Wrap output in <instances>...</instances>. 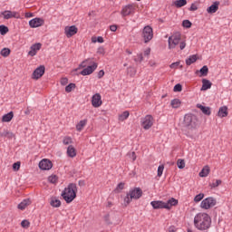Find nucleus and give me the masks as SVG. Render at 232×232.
Masks as SVG:
<instances>
[{"label": "nucleus", "mask_w": 232, "mask_h": 232, "mask_svg": "<svg viewBox=\"0 0 232 232\" xmlns=\"http://www.w3.org/2000/svg\"><path fill=\"white\" fill-rule=\"evenodd\" d=\"M194 226L199 231H206L211 227V217L208 213L200 212L194 217Z\"/></svg>", "instance_id": "obj_1"}, {"label": "nucleus", "mask_w": 232, "mask_h": 232, "mask_svg": "<svg viewBox=\"0 0 232 232\" xmlns=\"http://www.w3.org/2000/svg\"><path fill=\"white\" fill-rule=\"evenodd\" d=\"M168 43L169 50H175L177 46H179L180 50L186 48V38H184L180 33H175L169 36Z\"/></svg>", "instance_id": "obj_2"}, {"label": "nucleus", "mask_w": 232, "mask_h": 232, "mask_svg": "<svg viewBox=\"0 0 232 232\" xmlns=\"http://www.w3.org/2000/svg\"><path fill=\"white\" fill-rule=\"evenodd\" d=\"M62 197L67 204H70L77 198V185L71 183L62 192Z\"/></svg>", "instance_id": "obj_3"}, {"label": "nucleus", "mask_w": 232, "mask_h": 232, "mask_svg": "<svg viewBox=\"0 0 232 232\" xmlns=\"http://www.w3.org/2000/svg\"><path fill=\"white\" fill-rule=\"evenodd\" d=\"M142 197V189L140 188H135L130 189L123 199L125 207L130 206L132 200H139Z\"/></svg>", "instance_id": "obj_4"}, {"label": "nucleus", "mask_w": 232, "mask_h": 232, "mask_svg": "<svg viewBox=\"0 0 232 232\" xmlns=\"http://www.w3.org/2000/svg\"><path fill=\"white\" fill-rule=\"evenodd\" d=\"M97 63L93 62L92 59L84 60L81 64L80 68H84L81 72V75L86 76V75H92L93 73L94 70H97Z\"/></svg>", "instance_id": "obj_5"}, {"label": "nucleus", "mask_w": 232, "mask_h": 232, "mask_svg": "<svg viewBox=\"0 0 232 232\" xmlns=\"http://www.w3.org/2000/svg\"><path fill=\"white\" fill-rule=\"evenodd\" d=\"M183 126L187 130H197L198 128V118L193 114H186L183 120Z\"/></svg>", "instance_id": "obj_6"}, {"label": "nucleus", "mask_w": 232, "mask_h": 232, "mask_svg": "<svg viewBox=\"0 0 232 232\" xmlns=\"http://www.w3.org/2000/svg\"><path fill=\"white\" fill-rule=\"evenodd\" d=\"M141 37L145 44L150 43L153 39V28L150 25L145 26L142 30Z\"/></svg>", "instance_id": "obj_7"}, {"label": "nucleus", "mask_w": 232, "mask_h": 232, "mask_svg": "<svg viewBox=\"0 0 232 232\" xmlns=\"http://www.w3.org/2000/svg\"><path fill=\"white\" fill-rule=\"evenodd\" d=\"M135 14V5L130 4L121 8V14L123 17H128V15H133Z\"/></svg>", "instance_id": "obj_8"}, {"label": "nucleus", "mask_w": 232, "mask_h": 232, "mask_svg": "<svg viewBox=\"0 0 232 232\" xmlns=\"http://www.w3.org/2000/svg\"><path fill=\"white\" fill-rule=\"evenodd\" d=\"M140 122L143 130H150V128L153 126V122H154L153 116L146 115L144 118H141Z\"/></svg>", "instance_id": "obj_9"}, {"label": "nucleus", "mask_w": 232, "mask_h": 232, "mask_svg": "<svg viewBox=\"0 0 232 232\" xmlns=\"http://www.w3.org/2000/svg\"><path fill=\"white\" fill-rule=\"evenodd\" d=\"M217 205V199L213 198H207L203 201H201L200 208L202 209H210Z\"/></svg>", "instance_id": "obj_10"}, {"label": "nucleus", "mask_w": 232, "mask_h": 232, "mask_svg": "<svg viewBox=\"0 0 232 232\" xmlns=\"http://www.w3.org/2000/svg\"><path fill=\"white\" fill-rule=\"evenodd\" d=\"M1 15L3 16L4 19H19L21 17V14L15 11H4L1 13Z\"/></svg>", "instance_id": "obj_11"}, {"label": "nucleus", "mask_w": 232, "mask_h": 232, "mask_svg": "<svg viewBox=\"0 0 232 232\" xmlns=\"http://www.w3.org/2000/svg\"><path fill=\"white\" fill-rule=\"evenodd\" d=\"M44 72H45L44 65L39 66L38 68H36L34 71V72L32 74V79H34V81L41 79V77H43V75H44Z\"/></svg>", "instance_id": "obj_12"}, {"label": "nucleus", "mask_w": 232, "mask_h": 232, "mask_svg": "<svg viewBox=\"0 0 232 232\" xmlns=\"http://www.w3.org/2000/svg\"><path fill=\"white\" fill-rule=\"evenodd\" d=\"M92 105L93 108H101L102 106V97L100 93H95L92 98Z\"/></svg>", "instance_id": "obj_13"}, {"label": "nucleus", "mask_w": 232, "mask_h": 232, "mask_svg": "<svg viewBox=\"0 0 232 232\" xmlns=\"http://www.w3.org/2000/svg\"><path fill=\"white\" fill-rule=\"evenodd\" d=\"M39 168L43 170H49L53 168V163L50 160L44 159L39 162Z\"/></svg>", "instance_id": "obj_14"}, {"label": "nucleus", "mask_w": 232, "mask_h": 232, "mask_svg": "<svg viewBox=\"0 0 232 232\" xmlns=\"http://www.w3.org/2000/svg\"><path fill=\"white\" fill-rule=\"evenodd\" d=\"M77 32H79V29L75 25L66 26L64 28V34L68 39H70V37H73Z\"/></svg>", "instance_id": "obj_15"}, {"label": "nucleus", "mask_w": 232, "mask_h": 232, "mask_svg": "<svg viewBox=\"0 0 232 232\" xmlns=\"http://www.w3.org/2000/svg\"><path fill=\"white\" fill-rule=\"evenodd\" d=\"M44 24V19L43 18H34L29 21V26L31 28H39V26H43Z\"/></svg>", "instance_id": "obj_16"}, {"label": "nucleus", "mask_w": 232, "mask_h": 232, "mask_svg": "<svg viewBox=\"0 0 232 232\" xmlns=\"http://www.w3.org/2000/svg\"><path fill=\"white\" fill-rule=\"evenodd\" d=\"M42 46L43 44H41V43L33 44L30 48L28 55H30L31 57L37 55V53L39 52V50H41Z\"/></svg>", "instance_id": "obj_17"}, {"label": "nucleus", "mask_w": 232, "mask_h": 232, "mask_svg": "<svg viewBox=\"0 0 232 232\" xmlns=\"http://www.w3.org/2000/svg\"><path fill=\"white\" fill-rule=\"evenodd\" d=\"M31 204H32V199L25 198L20 204H18L17 208L21 211H24V209L27 208L28 206H31Z\"/></svg>", "instance_id": "obj_18"}, {"label": "nucleus", "mask_w": 232, "mask_h": 232, "mask_svg": "<svg viewBox=\"0 0 232 232\" xmlns=\"http://www.w3.org/2000/svg\"><path fill=\"white\" fill-rule=\"evenodd\" d=\"M165 204V209H171L173 206H177L179 204V200L175 199L174 198H171L167 202H164Z\"/></svg>", "instance_id": "obj_19"}, {"label": "nucleus", "mask_w": 232, "mask_h": 232, "mask_svg": "<svg viewBox=\"0 0 232 232\" xmlns=\"http://www.w3.org/2000/svg\"><path fill=\"white\" fill-rule=\"evenodd\" d=\"M229 112L227 111V106H222L219 108L218 112V117H220V119H224V117H227Z\"/></svg>", "instance_id": "obj_20"}, {"label": "nucleus", "mask_w": 232, "mask_h": 232, "mask_svg": "<svg viewBox=\"0 0 232 232\" xmlns=\"http://www.w3.org/2000/svg\"><path fill=\"white\" fill-rule=\"evenodd\" d=\"M218 5H220L219 2H214L213 5L207 9L208 14H217L218 11Z\"/></svg>", "instance_id": "obj_21"}, {"label": "nucleus", "mask_w": 232, "mask_h": 232, "mask_svg": "<svg viewBox=\"0 0 232 232\" xmlns=\"http://www.w3.org/2000/svg\"><path fill=\"white\" fill-rule=\"evenodd\" d=\"M67 155L71 159H74V157H77V150H75V147H73V145H70L67 148Z\"/></svg>", "instance_id": "obj_22"}, {"label": "nucleus", "mask_w": 232, "mask_h": 232, "mask_svg": "<svg viewBox=\"0 0 232 232\" xmlns=\"http://www.w3.org/2000/svg\"><path fill=\"white\" fill-rule=\"evenodd\" d=\"M150 205L154 209H166V207L163 201H152Z\"/></svg>", "instance_id": "obj_23"}, {"label": "nucleus", "mask_w": 232, "mask_h": 232, "mask_svg": "<svg viewBox=\"0 0 232 232\" xmlns=\"http://www.w3.org/2000/svg\"><path fill=\"white\" fill-rule=\"evenodd\" d=\"M213 83L209 82L208 79H203L202 80V87H201V92H206L207 90H209Z\"/></svg>", "instance_id": "obj_24"}, {"label": "nucleus", "mask_w": 232, "mask_h": 232, "mask_svg": "<svg viewBox=\"0 0 232 232\" xmlns=\"http://www.w3.org/2000/svg\"><path fill=\"white\" fill-rule=\"evenodd\" d=\"M197 108H198L204 115H211V108L206 107L202 104H197Z\"/></svg>", "instance_id": "obj_25"}, {"label": "nucleus", "mask_w": 232, "mask_h": 232, "mask_svg": "<svg viewBox=\"0 0 232 232\" xmlns=\"http://www.w3.org/2000/svg\"><path fill=\"white\" fill-rule=\"evenodd\" d=\"M210 171H211V169H209V166L206 165L205 167H203V169L199 172V177L201 178L208 177Z\"/></svg>", "instance_id": "obj_26"}, {"label": "nucleus", "mask_w": 232, "mask_h": 232, "mask_svg": "<svg viewBox=\"0 0 232 232\" xmlns=\"http://www.w3.org/2000/svg\"><path fill=\"white\" fill-rule=\"evenodd\" d=\"M208 72H209V68H208V65H204L199 70V73H200L199 77H206ZM196 73H198V71H197Z\"/></svg>", "instance_id": "obj_27"}, {"label": "nucleus", "mask_w": 232, "mask_h": 232, "mask_svg": "<svg viewBox=\"0 0 232 232\" xmlns=\"http://www.w3.org/2000/svg\"><path fill=\"white\" fill-rule=\"evenodd\" d=\"M12 119H14V112H8L7 114H5L2 117V122H10V121H12Z\"/></svg>", "instance_id": "obj_28"}, {"label": "nucleus", "mask_w": 232, "mask_h": 232, "mask_svg": "<svg viewBox=\"0 0 232 232\" xmlns=\"http://www.w3.org/2000/svg\"><path fill=\"white\" fill-rule=\"evenodd\" d=\"M173 5L176 8H182V6H186V5H188V0H176Z\"/></svg>", "instance_id": "obj_29"}, {"label": "nucleus", "mask_w": 232, "mask_h": 232, "mask_svg": "<svg viewBox=\"0 0 232 232\" xmlns=\"http://www.w3.org/2000/svg\"><path fill=\"white\" fill-rule=\"evenodd\" d=\"M128 117H130V111H125L121 114H119L118 121H120L121 122H124V121H126Z\"/></svg>", "instance_id": "obj_30"}, {"label": "nucleus", "mask_w": 232, "mask_h": 232, "mask_svg": "<svg viewBox=\"0 0 232 232\" xmlns=\"http://www.w3.org/2000/svg\"><path fill=\"white\" fill-rule=\"evenodd\" d=\"M50 204L53 208H61V200L57 198H51Z\"/></svg>", "instance_id": "obj_31"}, {"label": "nucleus", "mask_w": 232, "mask_h": 232, "mask_svg": "<svg viewBox=\"0 0 232 232\" xmlns=\"http://www.w3.org/2000/svg\"><path fill=\"white\" fill-rule=\"evenodd\" d=\"M87 122H88V121H86V120L80 121V122L76 125L77 131H82V130L84 129V126H86Z\"/></svg>", "instance_id": "obj_32"}, {"label": "nucleus", "mask_w": 232, "mask_h": 232, "mask_svg": "<svg viewBox=\"0 0 232 232\" xmlns=\"http://www.w3.org/2000/svg\"><path fill=\"white\" fill-rule=\"evenodd\" d=\"M197 55L193 54L191 56H189V58H188L186 60V64L187 66H191V64H193V63H197Z\"/></svg>", "instance_id": "obj_33"}, {"label": "nucleus", "mask_w": 232, "mask_h": 232, "mask_svg": "<svg viewBox=\"0 0 232 232\" xmlns=\"http://www.w3.org/2000/svg\"><path fill=\"white\" fill-rule=\"evenodd\" d=\"M182 102L179 99H174L170 102V106L175 109L179 108Z\"/></svg>", "instance_id": "obj_34"}, {"label": "nucleus", "mask_w": 232, "mask_h": 232, "mask_svg": "<svg viewBox=\"0 0 232 232\" xmlns=\"http://www.w3.org/2000/svg\"><path fill=\"white\" fill-rule=\"evenodd\" d=\"M63 144H64V146L73 144V140L70 136H65L63 140Z\"/></svg>", "instance_id": "obj_35"}, {"label": "nucleus", "mask_w": 232, "mask_h": 232, "mask_svg": "<svg viewBox=\"0 0 232 232\" xmlns=\"http://www.w3.org/2000/svg\"><path fill=\"white\" fill-rule=\"evenodd\" d=\"M179 169H184L186 168V161L182 159H179L177 161Z\"/></svg>", "instance_id": "obj_36"}, {"label": "nucleus", "mask_w": 232, "mask_h": 232, "mask_svg": "<svg viewBox=\"0 0 232 232\" xmlns=\"http://www.w3.org/2000/svg\"><path fill=\"white\" fill-rule=\"evenodd\" d=\"M127 73L130 77H135V75L137 74V70L134 67H128L127 68Z\"/></svg>", "instance_id": "obj_37"}, {"label": "nucleus", "mask_w": 232, "mask_h": 232, "mask_svg": "<svg viewBox=\"0 0 232 232\" xmlns=\"http://www.w3.org/2000/svg\"><path fill=\"white\" fill-rule=\"evenodd\" d=\"M103 220L107 224V226H111V224H113V222L111 221V218L110 217V214H106L103 217Z\"/></svg>", "instance_id": "obj_38"}, {"label": "nucleus", "mask_w": 232, "mask_h": 232, "mask_svg": "<svg viewBox=\"0 0 232 232\" xmlns=\"http://www.w3.org/2000/svg\"><path fill=\"white\" fill-rule=\"evenodd\" d=\"M220 184H222V180L216 179L212 183H210L209 186L211 188H218V186H220Z\"/></svg>", "instance_id": "obj_39"}, {"label": "nucleus", "mask_w": 232, "mask_h": 232, "mask_svg": "<svg viewBox=\"0 0 232 232\" xmlns=\"http://www.w3.org/2000/svg\"><path fill=\"white\" fill-rule=\"evenodd\" d=\"M73 90H75V83H70L69 85H67L65 87V92L67 93H70V92H73Z\"/></svg>", "instance_id": "obj_40"}, {"label": "nucleus", "mask_w": 232, "mask_h": 232, "mask_svg": "<svg viewBox=\"0 0 232 232\" xmlns=\"http://www.w3.org/2000/svg\"><path fill=\"white\" fill-rule=\"evenodd\" d=\"M2 57H8L10 55V49L9 48H4L0 52Z\"/></svg>", "instance_id": "obj_41"}, {"label": "nucleus", "mask_w": 232, "mask_h": 232, "mask_svg": "<svg viewBox=\"0 0 232 232\" xmlns=\"http://www.w3.org/2000/svg\"><path fill=\"white\" fill-rule=\"evenodd\" d=\"M57 180H59V179L55 175L49 176L48 178V181L51 184H57Z\"/></svg>", "instance_id": "obj_42"}, {"label": "nucleus", "mask_w": 232, "mask_h": 232, "mask_svg": "<svg viewBox=\"0 0 232 232\" xmlns=\"http://www.w3.org/2000/svg\"><path fill=\"white\" fill-rule=\"evenodd\" d=\"M0 34L1 35H6V34H8V28L6 25H0Z\"/></svg>", "instance_id": "obj_43"}, {"label": "nucleus", "mask_w": 232, "mask_h": 232, "mask_svg": "<svg viewBox=\"0 0 232 232\" xmlns=\"http://www.w3.org/2000/svg\"><path fill=\"white\" fill-rule=\"evenodd\" d=\"M135 63H142L144 61V56L142 53H138L136 58H134Z\"/></svg>", "instance_id": "obj_44"}, {"label": "nucleus", "mask_w": 232, "mask_h": 232, "mask_svg": "<svg viewBox=\"0 0 232 232\" xmlns=\"http://www.w3.org/2000/svg\"><path fill=\"white\" fill-rule=\"evenodd\" d=\"M21 226L22 227L25 228V229H28V227H30V221L26 220V219H24L22 222H21Z\"/></svg>", "instance_id": "obj_45"}, {"label": "nucleus", "mask_w": 232, "mask_h": 232, "mask_svg": "<svg viewBox=\"0 0 232 232\" xmlns=\"http://www.w3.org/2000/svg\"><path fill=\"white\" fill-rule=\"evenodd\" d=\"M162 173H164V165H160L158 167V177H162Z\"/></svg>", "instance_id": "obj_46"}, {"label": "nucleus", "mask_w": 232, "mask_h": 232, "mask_svg": "<svg viewBox=\"0 0 232 232\" xmlns=\"http://www.w3.org/2000/svg\"><path fill=\"white\" fill-rule=\"evenodd\" d=\"M182 26H184V28H191V22L189 20H184Z\"/></svg>", "instance_id": "obj_47"}, {"label": "nucleus", "mask_w": 232, "mask_h": 232, "mask_svg": "<svg viewBox=\"0 0 232 232\" xmlns=\"http://www.w3.org/2000/svg\"><path fill=\"white\" fill-rule=\"evenodd\" d=\"M20 169H21V162L17 161L13 164V169L14 171H19Z\"/></svg>", "instance_id": "obj_48"}, {"label": "nucleus", "mask_w": 232, "mask_h": 232, "mask_svg": "<svg viewBox=\"0 0 232 232\" xmlns=\"http://www.w3.org/2000/svg\"><path fill=\"white\" fill-rule=\"evenodd\" d=\"M204 198V194L200 193L194 198V202H200Z\"/></svg>", "instance_id": "obj_49"}, {"label": "nucleus", "mask_w": 232, "mask_h": 232, "mask_svg": "<svg viewBox=\"0 0 232 232\" xmlns=\"http://www.w3.org/2000/svg\"><path fill=\"white\" fill-rule=\"evenodd\" d=\"M179 66H180V62H175L169 65V68H171L172 70H177Z\"/></svg>", "instance_id": "obj_50"}, {"label": "nucleus", "mask_w": 232, "mask_h": 232, "mask_svg": "<svg viewBox=\"0 0 232 232\" xmlns=\"http://www.w3.org/2000/svg\"><path fill=\"white\" fill-rule=\"evenodd\" d=\"M174 92H182V85L178 83L174 86Z\"/></svg>", "instance_id": "obj_51"}, {"label": "nucleus", "mask_w": 232, "mask_h": 232, "mask_svg": "<svg viewBox=\"0 0 232 232\" xmlns=\"http://www.w3.org/2000/svg\"><path fill=\"white\" fill-rule=\"evenodd\" d=\"M151 53V49L150 48H147V49H145L144 50V52H143V55L145 56V57H150V54Z\"/></svg>", "instance_id": "obj_52"}, {"label": "nucleus", "mask_w": 232, "mask_h": 232, "mask_svg": "<svg viewBox=\"0 0 232 232\" xmlns=\"http://www.w3.org/2000/svg\"><path fill=\"white\" fill-rule=\"evenodd\" d=\"M60 82L62 86H66L68 84V78H62Z\"/></svg>", "instance_id": "obj_53"}, {"label": "nucleus", "mask_w": 232, "mask_h": 232, "mask_svg": "<svg viewBox=\"0 0 232 232\" xmlns=\"http://www.w3.org/2000/svg\"><path fill=\"white\" fill-rule=\"evenodd\" d=\"M190 12H196V10H198V6H197L196 4H192L189 8Z\"/></svg>", "instance_id": "obj_54"}, {"label": "nucleus", "mask_w": 232, "mask_h": 232, "mask_svg": "<svg viewBox=\"0 0 232 232\" xmlns=\"http://www.w3.org/2000/svg\"><path fill=\"white\" fill-rule=\"evenodd\" d=\"M102 77H104V71H103V70H101V71L98 72V78H99V79H102Z\"/></svg>", "instance_id": "obj_55"}, {"label": "nucleus", "mask_w": 232, "mask_h": 232, "mask_svg": "<svg viewBox=\"0 0 232 232\" xmlns=\"http://www.w3.org/2000/svg\"><path fill=\"white\" fill-rule=\"evenodd\" d=\"M169 232H177V227L175 226H171L169 227Z\"/></svg>", "instance_id": "obj_56"}, {"label": "nucleus", "mask_w": 232, "mask_h": 232, "mask_svg": "<svg viewBox=\"0 0 232 232\" xmlns=\"http://www.w3.org/2000/svg\"><path fill=\"white\" fill-rule=\"evenodd\" d=\"M110 30L111 32H117V25H111Z\"/></svg>", "instance_id": "obj_57"}, {"label": "nucleus", "mask_w": 232, "mask_h": 232, "mask_svg": "<svg viewBox=\"0 0 232 232\" xmlns=\"http://www.w3.org/2000/svg\"><path fill=\"white\" fill-rule=\"evenodd\" d=\"M8 130H5L4 132H0V137H6L8 135Z\"/></svg>", "instance_id": "obj_58"}, {"label": "nucleus", "mask_w": 232, "mask_h": 232, "mask_svg": "<svg viewBox=\"0 0 232 232\" xmlns=\"http://www.w3.org/2000/svg\"><path fill=\"white\" fill-rule=\"evenodd\" d=\"M130 157L133 161L137 160V155H135V152H131Z\"/></svg>", "instance_id": "obj_59"}, {"label": "nucleus", "mask_w": 232, "mask_h": 232, "mask_svg": "<svg viewBox=\"0 0 232 232\" xmlns=\"http://www.w3.org/2000/svg\"><path fill=\"white\" fill-rule=\"evenodd\" d=\"M117 189H124V185H123V183H120V184H118V186H117Z\"/></svg>", "instance_id": "obj_60"}, {"label": "nucleus", "mask_w": 232, "mask_h": 232, "mask_svg": "<svg viewBox=\"0 0 232 232\" xmlns=\"http://www.w3.org/2000/svg\"><path fill=\"white\" fill-rule=\"evenodd\" d=\"M34 16V14L33 13H25V17L27 19H30V17H33Z\"/></svg>", "instance_id": "obj_61"}, {"label": "nucleus", "mask_w": 232, "mask_h": 232, "mask_svg": "<svg viewBox=\"0 0 232 232\" xmlns=\"http://www.w3.org/2000/svg\"><path fill=\"white\" fill-rule=\"evenodd\" d=\"M97 43H104V38L102 36L97 37Z\"/></svg>", "instance_id": "obj_62"}, {"label": "nucleus", "mask_w": 232, "mask_h": 232, "mask_svg": "<svg viewBox=\"0 0 232 232\" xmlns=\"http://www.w3.org/2000/svg\"><path fill=\"white\" fill-rule=\"evenodd\" d=\"M5 137H8V139H12V137H14V133L8 131V134Z\"/></svg>", "instance_id": "obj_63"}, {"label": "nucleus", "mask_w": 232, "mask_h": 232, "mask_svg": "<svg viewBox=\"0 0 232 232\" xmlns=\"http://www.w3.org/2000/svg\"><path fill=\"white\" fill-rule=\"evenodd\" d=\"M92 43H97V37H92Z\"/></svg>", "instance_id": "obj_64"}]
</instances>
